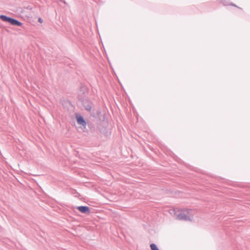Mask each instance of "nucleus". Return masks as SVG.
<instances>
[{
	"label": "nucleus",
	"instance_id": "1",
	"mask_svg": "<svg viewBox=\"0 0 250 250\" xmlns=\"http://www.w3.org/2000/svg\"><path fill=\"white\" fill-rule=\"evenodd\" d=\"M98 116V120L97 121V128L100 132L105 136H108L111 134L110 126L107 117L105 114L100 115V113H97Z\"/></svg>",
	"mask_w": 250,
	"mask_h": 250
},
{
	"label": "nucleus",
	"instance_id": "2",
	"mask_svg": "<svg viewBox=\"0 0 250 250\" xmlns=\"http://www.w3.org/2000/svg\"><path fill=\"white\" fill-rule=\"evenodd\" d=\"M175 215L177 220L185 221H191L192 219L189 215L190 213L191 212V209H182L177 212H175Z\"/></svg>",
	"mask_w": 250,
	"mask_h": 250
},
{
	"label": "nucleus",
	"instance_id": "3",
	"mask_svg": "<svg viewBox=\"0 0 250 250\" xmlns=\"http://www.w3.org/2000/svg\"><path fill=\"white\" fill-rule=\"evenodd\" d=\"M86 91V88L84 87H81L80 89V93L78 96V99L85 106V108L87 111H90L91 109V105L89 104V102L87 100L85 101L84 98L82 96L84 95Z\"/></svg>",
	"mask_w": 250,
	"mask_h": 250
},
{
	"label": "nucleus",
	"instance_id": "4",
	"mask_svg": "<svg viewBox=\"0 0 250 250\" xmlns=\"http://www.w3.org/2000/svg\"><path fill=\"white\" fill-rule=\"evenodd\" d=\"M0 19L4 21L10 23L11 25L21 26L22 23L20 21L12 18L8 17L5 15H0Z\"/></svg>",
	"mask_w": 250,
	"mask_h": 250
},
{
	"label": "nucleus",
	"instance_id": "5",
	"mask_svg": "<svg viewBox=\"0 0 250 250\" xmlns=\"http://www.w3.org/2000/svg\"><path fill=\"white\" fill-rule=\"evenodd\" d=\"M76 118L78 124L82 125L83 126L85 127L86 125V123L83 117L77 114H76Z\"/></svg>",
	"mask_w": 250,
	"mask_h": 250
},
{
	"label": "nucleus",
	"instance_id": "6",
	"mask_svg": "<svg viewBox=\"0 0 250 250\" xmlns=\"http://www.w3.org/2000/svg\"><path fill=\"white\" fill-rule=\"evenodd\" d=\"M76 208L83 213L89 214L90 212L89 208L87 206H78L76 207Z\"/></svg>",
	"mask_w": 250,
	"mask_h": 250
},
{
	"label": "nucleus",
	"instance_id": "7",
	"mask_svg": "<svg viewBox=\"0 0 250 250\" xmlns=\"http://www.w3.org/2000/svg\"><path fill=\"white\" fill-rule=\"evenodd\" d=\"M150 247L151 250H160L158 249L157 246L155 244H154V243L150 244Z\"/></svg>",
	"mask_w": 250,
	"mask_h": 250
},
{
	"label": "nucleus",
	"instance_id": "8",
	"mask_svg": "<svg viewBox=\"0 0 250 250\" xmlns=\"http://www.w3.org/2000/svg\"><path fill=\"white\" fill-rule=\"evenodd\" d=\"M229 5H231V6H234V7H236L240 8L238 6H237V5H236L235 4H234L233 3H230Z\"/></svg>",
	"mask_w": 250,
	"mask_h": 250
},
{
	"label": "nucleus",
	"instance_id": "9",
	"mask_svg": "<svg viewBox=\"0 0 250 250\" xmlns=\"http://www.w3.org/2000/svg\"><path fill=\"white\" fill-rule=\"evenodd\" d=\"M38 21L40 23H42L43 22V21L42 20V18H39V19H38Z\"/></svg>",
	"mask_w": 250,
	"mask_h": 250
}]
</instances>
